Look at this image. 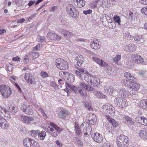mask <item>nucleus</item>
I'll list each match as a JSON object with an SVG mask.
<instances>
[{
    "label": "nucleus",
    "mask_w": 147,
    "mask_h": 147,
    "mask_svg": "<svg viewBox=\"0 0 147 147\" xmlns=\"http://www.w3.org/2000/svg\"><path fill=\"white\" fill-rule=\"evenodd\" d=\"M50 125L51 127H49V128L46 129L45 130L54 137H57L58 133L61 131L60 128L56 124L53 123H50Z\"/></svg>",
    "instance_id": "f257e3e1"
},
{
    "label": "nucleus",
    "mask_w": 147,
    "mask_h": 147,
    "mask_svg": "<svg viewBox=\"0 0 147 147\" xmlns=\"http://www.w3.org/2000/svg\"><path fill=\"white\" fill-rule=\"evenodd\" d=\"M128 138L123 135H120L116 138L117 145L119 147H127Z\"/></svg>",
    "instance_id": "f03ea898"
},
{
    "label": "nucleus",
    "mask_w": 147,
    "mask_h": 147,
    "mask_svg": "<svg viewBox=\"0 0 147 147\" xmlns=\"http://www.w3.org/2000/svg\"><path fill=\"white\" fill-rule=\"evenodd\" d=\"M57 114L58 117L62 120H68L71 117L69 112L62 108L58 110Z\"/></svg>",
    "instance_id": "7ed1b4c3"
},
{
    "label": "nucleus",
    "mask_w": 147,
    "mask_h": 147,
    "mask_svg": "<svg viewBox=\"0 0 147 147\" xmlns=\"http://www.w3.org/2000/svg\"><path fill=\"white\" fill-rule=\"evenodd\" d=\"M55 63L56 67L59 69L65 70L68 68V64L67 62L62 59H57Z\"/></svg>",
    "instance_id": "20e7f679"
},
{
    "label": "nucleus",
    "mask_w": 147,
    "mask_h": 147,
    "mask_svg": "<svg viewBox=\"0 0 147 147\" xmlns=\"http://www.w3.org/2000/svg\"><path fill=\"white\" fill-rule=\"evenodd\" d=\"M66 11L67 13L73 18H76L78 16V12L77 11L76 9L75 8L72 4H69L67 5Z\"/></svg>",
    "instance_id": "39448f33"
},
{
    "label": "nucleus",
    "mask_w": 147,
    "mask_h": 147,
    "mask_svg": "<svg viewBox=\"0 0 147 147\" xmlns=\"http://www.w3.org/2000/svg\"><path fill=\"white\" fill-rule=\"evenodd\" d=\"M0 90L3 96L5 98L9 96L11 93L10 88L5 85H1Z\"/></svg>",
    "instance_id": "423d86ee"
},
{
    "label": "nucleus",
    "mask_w": 147,
    "mask_h": 147,
    "mask_svg": "<svg viewBox=\"0 0 147 147\" xmlns=\"http://www.w3.org/2000/svg\"><path fill=\"white\" fill-rule=\"evenodd\" d=\"M114 103L118 107L123 108L126 106V100L121 97H117L114 99Z\"/></svg>",
    "instance_id": "0eeeda50"
},
{
    "label": "nucleus",
    "mask_w": 147,
    "mask_h": 147,
    "mask_svg": "<svg viewBox=\"0 0 147 147\" xmlns=\"http://www.w3.org/2000/svg\"><path fill=\"white\" fill-rule=\"evenodd\" d=\"M102 108L105 113L109 114L111 115H114L115 113V109L111 105L108 106L107 105H103Z\"/></svg>",
    "instance_id": "6e6552de"
},
{
    "label": "nucleus",
    "mask_w": 147,
    "mask_h": 147,
    "mask_svg": "<svg viewBox=\"0 0 147 147\" xmlns=\"http://www.w3.org/2000/svg\"><path fill=\"white\" fill-rule=\"evenodd\" d=\"M91 137L95 142L98 143L102 142L103 140V138L102 135L98 133L92 134Z\"/></svg>",
    "instance_id": "1a4fd4ad"
},
{
    "label": "nucleus",
    "mask_w": 147,
    "mask_h": 147,
    "mask_svg": "<svg viewBox=\"0 0 147 147\" xmlns=\"http://www.w3.org/2000/svg\"><path fill=\"white\" fill-rule=\"evenodd\" d=\"M133 59V61L135 63H143L146 64L144 62L143 59L139 55L137 54L133 55L132 56Z\"/></svg>",
    "instance_id": "9d476101"
},
{
    "label": "nucleus",
    "mask_w": 147,
    "mask_h": 147,
    "mask_svg": "<svg viewBox=\"0 0 147 147\" xmlns=\"http://www.w3.org/2000/svg\"><path fill=\"white\" fill-rule=\"evenodd\" d=\"M24 79L27 83L31 84H35L34 79L30 73H26L25 74Z\"/></svg>",
    "instance_id": "9b49d317"
},
{
    "label": "nucleus",
    "mask_w": 147,
    "mask_h": 147,
    "mask_svg": "<svg viewBox=\"0 0 147 147\" xmlns=\"http://www.w3.org/2000/svg\"><path fill=\"white\" fill-rule=\"evenodd\" d=\"M87 118L90 124L94 125L96 123V119L95 115L94 114L91 113L89 114L87 116Z\"/></svg>",
    "instance_id": "f8f14e48"
},
{
    "label": "nucleus",
    "mask_w": 147,
    "mask_h": 147,
    "mask_svg": "<svg viewBox=\"0 0 147 147\" xmlns=\"http://www.w3.org/2000/svg\"><path fill=\"white\" fill-rule=\"evenodd\" d=\"M47 35L48 38L50 39L53 40H60L61 38V36L50 32L48 33Z\"/></svg>",
    "instance_id": "ddd939ff"
},
{
    "label": "nucleus",
    "mask_w": 147,
    "mask_h": 147,
    "mask_svg": "<svg viewBox=\"0 0 147 147\" xmlns=\"http://www.w3.org/2000/svg\"><path fill=\"white\" fill-rule=\"evenodd\" d=\"M75 59L77 61V65L79 67H80L83 62L85 61L84 57L81 55H79L76 57Z\"/></svg>",
    "instance_id": "4468645a"
},
{
    "label": "nucleus",
    "mask_w": 147,
    "mask_h": 147,
    "mask_svg": "<svg viewBox=\"0 0 147 147\" xmlns=\"http://www.w3.org/2000/svg\"><path fill=\"white\" fill-rule=\"evenodd\" d=\"M105 117L113 127L115 128L118 125V124L116 121L109 115H106Z\"/></svg>",
    "instance_id": "2eb2a0df"
},
{
    "label": "nucleus",
    "mask_w": 147,
    "mask_h": 147,
    "mask_svg": "<svg viewBox=\"0 0 147 147\" xmlns=\"http://www.w3.org/2000/svg\"><path fill=\"white\" fill-rule=\"evenodd\" d=\"M34 142V140L28 138H26L23 141L24 145L25 147H31L30 144H32V143L33 144Z\"/></svg>",
    "instance_id": "dca6fc26"
},
{
    "label": "nucleus",
    "mask_w": 147,
    "mask_h": 147,
    "mask_svg": "<svg viewBox=\"0 0 147 147\" xmlns=\"http://www.w3.org/2000/svg\"><path fill=\"white\" fill-rule=\"evenodd\" d=\"M91 48L94 49H98L100 47V45L98 40H95L91 42L90 44Z\"/></svg>",
    "instance_id": "f3484780"
},
{
    "label": "nucleus",
    "mask_w": 147,
    "mask_h": 147,
    "mask_svg": "<svg viewBox=\"0 0 147 147\" xmlns=\"http://www.w3.org/2000/svg\"><path fill=\"white\" fill-rule=\"evenodd\" d=\"M138 104L140 107L144 109L147 110V99L140 100Z\"/></svg>",
    "instance_id": "a211bd4d"
},
{
    "label": "nucleus",
    "mask_w": 147,
    "mask_h": 147,
    "mask_svg": "<svg viewBox=\"0 0 147 147\" xmlns=\"http://www.w3.org/2000/svg\"><path fill=\"white\" fill-rule=\"evenodd\" d=\"M74 5L79 8L84 6L85 4V1L83 0H74Z\"/></svg>",
    "instance_id": "6ab92c4d"
},
{
    "label": "nucleus",
    "mask_w": 147,
    "mask_h": 147,
    "mask_svg": "<svg viewBox=\"0 0 147 147\" xmlns=\"http://www.w3.org/2000/svg\"><path fill=\"white\" fill-rule=\"evenodd\" d=\"M119 95L122 97L127 98L129 96L128 92L127 91L123 88H121L119 91Z\"/></svg>",
    "instance_id": "aec40b11"
},
{
    "label": "nucleus",
    "mask_w": 147,
    "mask_h": 147,
    "mask_svg": "<svg viewBox=\"0 0 147 147\" xmlns=\"http://www.w3.org/2000/svg\"><path fill=\"white\" fill-rule=\"evenodd\" d=\"M61 34L65 38H69L73 36L72 33L64 29H61L60 30Z\"/></svg>",
    "instance_id": "412c9836"
},
{
    "label": "nucleus",
    "mask_w": 147,
    "mask_h": 147,
    "mask_svg": "<svg viewBox=\"0 0 147 147\" xmlns=\"http://www.w3.org/2000/svg\"><path fill=\"white\" fill-rule=\"evenodd\" d=\"M0 126L2 128L4 129H6L8 127L7 121L1 117H0Z\"/></svg>",
    "instance_id": "4be33fe9"
},
{
    "label": "nucleus",
    "mask_w": 147,
    "mask_h": 147,
    "mask_svg": "<svg viewBox=\"0 0 147 147\" xmlns=\"http://www.w3.org/2000/svg\"><path fill=\"white\" fill-rule=\"evenodd\" d=\"M84 80L89 85H91L92 83V81L93 79L94 78V77L91 74L85 75L84 76Z\"/></svg>",
    "instance_id": "5701e85b"
},
{
    "label": "nucleus",
    "mask_w": 147,
    "mask_h": 147,
    "mask_svg": "<svg viewBox=\"0 0 147 147\" xmlns=\"http://www.w3.org/2000/svg\"><path fill=\"white\" fill-rule=\"evenodd\" d=\"M84 130H86V132H84V136L87 137L91 134V131H92V128L89 124H86V125L84 127Z\"/></svg>",
    "instance_id": "b1692460"
},
{
    "label": "nucleus",
    "mask_w": 147,
    "mask_h": 147,
    "mask_svg": "<svg viewBox=\"0 0 147 147\" xmlns=\"http://www.w3.org/2000/svg\"><path fill=\"white\" fill-rule=\"evenodd\" d=\"M104 90L106 93L109 94H113L115 92L110 86H106L104 87Z\"/></svg>",
    "instance_id": "393cba45"
},
{
    "label": "nucleus",
    "mask_w": 147,
    "mask_h": 147,
    "mask_svg": "<svg viewBox=\"0 0 147 147\" xmlns=\"http://www.w3.org/2000/svg\"><path fill=\"white\" fill-rule=\"evenodd\" d=\"M140 85L138 83L136 82L135 81H132L131 83L130 87L135 90L137 91L139 90L140 88Z\"/></svg>",
    "instance_id": "a878e982"
},
{
    "label": "nucleus",
    "mask_w": 147,
    "mask_h": 147,
    "mask_svg": "<svg viewBox=\"0 0 147 147\" xmlns=\"http://www.w3.org/2000/svg\"><path fill=\"white\" fill-rule=\"evenodd\" d=\"M124 76L127 79L130 80H129L135 81L136 80V78L129 72H126L125 73Z\"/></svg>",
    "instance_id": "bb28decb"
},
{
    "label": "nucleus",
    "mask_w": 147,
    "mask_h": 147,
    "mask_svg": "<svg viewBox=\"0 0 147 147\" xmlns=\"http://www.w3.org/2000/svg\"><path fill=\"white\" fill-rule=\"evenodd\" d=\"M100 82V80L98 78L94 77V78L92 80V83H91V84L94 87L97 86L99 85Z\"/></svg>",
    "instance_id": "cd10ccee"
},
{
    "label": "nucleus",
    "mask_w": 147,
    "mask_h": 147,
    "mask_svg": "<svg viewBox=\"0 0 147 147\" xmlns=\"http://www.w3.org/2000/svg\"><path fill=\"white\" fill-rule=\"evenodd\" d=\"M46 135V133L45 131H40L39 130V132H38V139L42 140L44 139Z\"/></svg>",
    "instance_id": "c85d7f7f"
},
{
    "label": "nucleus",
    "mask_w": 147,
    "mask_h": 147,
    "mask_svg": "<svg viewBox=\"0 0 147 147\" xmlns=\"http://www.w3.org/2000/svg\"><path fill=\"white\" fill-rule=\"evenodd\" d=\"M132 81L129 80H127L126 79H123L121 80V84L123 86L125 87H128V88L130 86L131 83Z\"/></svg>",
    "instance_id": "c756f323"
},
{
    "label": "nucleus",
    "mask_w": 147,
    "mask_h": 147,
    "mask_svg": "<svg viewBox=\"0 0 147 147\" xmlns=\"http://www.w3.org/2000/svg\"><path fill=\"white\" fill-rule=\"evenodd\" d=\"M78 92L84 97H86L87 96V94L85 90L80 87H78Z\"/></svg>",
    "instance_id": "7c9ffc66"
},
{
    "label": "nucleus",
    "mask_w": 147,
    "mask_h": 147,
    "mask_svg": "<svg viewBox=\"0 0 147 147\" xmlns=\"http://www.w3.org/2000/svg\"><path fill=\"white\" fill-rule=\"evenodd\" d=\"M123 119L125 120L126 123L128 124V125H132L134 124V122L133 121L132 119L128 116H124L123 117Z\"/></svg>",
    "instance_id": "2f4dec72"
},
{
    "label": "nucleus",
    "mask_w": 147,
    "mask_h": 147,
    "mask_svg": "<svg viewBox=\"0 0 147 147\" xmlns=\"http://www.w3.org/2000/svg\"><path fill=\"white\" fill-rule=\"evenodd\" d=\"M9 110L13 114H15L17 111V108L14 105L13 106L10 105L9 106Z\"/></svg>",
    "instance_id": "473e14b6"
},
{
    "label": "nucleus",
    "mask_w": 147,
    "mask_h": 147,
    "mask_svg": "<svg viewBox=\"0 0 147 147\" xmlns=\"http://www.w3.org/2000/svg\"><path fill=\"white\" fill-rule=\"evenodd\" d=\"M66 84L67 85L66 86L68 87L72 91L75 93L77 92L78 90V87L77 88L74 85L70 84L68 83H67Z\"/></svg>",
    "instance_id": "72a5a7b5"
},
{
    "label": "nucleus",
    "mask_w": 147,
    "mask_h": 147,
    "mask_svg": "<svg viewBox=\"0 0 147 147\" xmlns=\"http://www.w3.org/2000/svg\"><path fill=\"white\" fill-rule=\"evenodd\" d=\"M121 59V56L120 55L117 54L116 56L113 58V61L114 63L118 65L119 64L120 62V60Z\"/></svg>",
    "instance_id": "f704fd0d"
},
{
    "label": "nucleus",
    "mask_w": 147,
    "mask_h": 147,
    "mask_svg": "<svg viewBox=\"0 0 147 147\" xmlns=\"http://www.w3.org/2000/svg\"><path fill=\"white\" fill-rule=\"evenodd\" d=\"M24 112L26 114L28 115H31L32 114L33 111L31 107L28 105L27 108H26V109L24 110Z\"/></svg>",
    "instance_id": "c9c22d12"
},
{
    "label": "nucleus",
    "mask_w": 147,
    "mask_h": 147,
    "mask_svg": "<svg viewBox=\"0 0 147 147\" xmlns=\"http://www.w3.org/2000/svg\"><path fill=\"white\" fill-rule=\"evenodd\" d=\"M75 128L76 133L78 136L80 135L81 133V131L80 129L79 125L76 123H75Z\"/></svg>",
    "instance_id": "e433bc0d"
},
{
    "label": "nucleus",
    "mask_w": 147,
    "mask_h": 147,
    "mask_svg": "<svg viewBox=\"0 0 147 147\" xmlns=\"http://www.w3.org/2000/svg\"><path fill=\"white\" fill-rule=\"evenodd\" d=\"M146 128H143L140 130L139 132V136L142 138H145V133H146Z\"/></svg>",
    "instance_id": "4c0bfd02"
},
{
    "label": "nucleus",
    "mask_w": 147,
    "mask_h": 147,
    "mask_svg": "<svg viewBox=\"0 0 147 147\" xmlns=\"http://www.w3.org/2000/svg\"><path fill=\"white\" fill-rule=\"evenodd\" d=\"M134 40L136 41H140V42L142 43L143 40H142V37L141 35L138 34L135 35L133 37Z\"/></svg>",
    "instance_id": "58836bf2"
},
{
    "label": "nucleus",
    "mask_w": 147,
    "mask_h": 147,
    "mask_svg": "<svg viewBox=\"0 0 147 147\" xmlns=\"http://www.w3.org/2000/svg\"><path fill=\"white\" fill-rule=\"evenodd\" d=\"M127 92H128L129 94L131 95H136V91L135 90L129 87L128 88Z\"/></svg>",
    "instance_id": "ea45409f"
},
{
    "label": "nucleus",
    "mask_w": 147,
    "mask_h": 147,
    "mask_svg": "<svg viewBox=\"0 0 147 147\" xmlns=\"http://www.w3.org/2000/svg\"><path fill=\"white\" fill-rule=\"evenodd\" d=\"M38 132H39V130H32L29 131V134L33 137H35L38 136Z\"/></svg>",
    "instance_id": "a19ab883"
},
{
    "label": "nucleus",
    "mask_w": 147,
    "mask_h": 147,
    "mask_svg": "<svg viewBox=\"0 0 147 147\" xmlns=\"http://www.w3.org/2000/svg\"><path fill=\"white\" fill-rule=\"evenodd\" d=\"M113 19L114 22H115L116 23H118L119 25L120 26L121 24L120 22L121 21L120 20V18L119 16L117 15L114 16L113 17Z\"/></svg>",
    "instance_id": "79ce46f5"
},
{
    "label": "nucleus",
    "mask_w": 147,
    "mask_h": 147,
    "mask_svg": "<svg viewBox=\"0 0 147 147\" xmlns=\"http://www.w3.org/2000/svg\"><path fill=\"white\" fill-rule=\"evenodd\" d=\"M28 55L32 57V59H34L39 56V54L37 52H30Z\"/></svg>",
    "instance_id": "37998d69"
},
{
    "label": "nucleus",
    "mask_w": 147,
    "mask_h": 147,
    "mask_svg": "<svg viewBox=\"0 0 147 147\" xmlns=\"http://www.w3.org/2000/svg\"><path fill=\"white\" fill-rule=\"evenodd\" d=\"M114 68H113L111 67H109L106 70V71L107 74L109 75H112L114 74Z\"/></svg>",
    "instance_id": "c03bdc74"
},
{
    "label": "nucleus",
    "mask_w": 147,
    "mask_h": 147,
    "mask_svg": "<svg viewBox=\"0 0 147 147\" xmlns=\"http://www.w3.org/2000/svg\"><path fill=\"white\" fill-rule=\"evenodd\" d=\"M75 80L74 76L72 74H69L68 77L67 78V80L70 83H72Z\"/></svg>",
    "instance_id": "a18cd8bd"
},
{
    "label": "nucleus",
    "mask_w": 147,
    "mask_h": 147,
    "mask_svg": "<svg viewBox=\"0 0 147 147\" xmlns=\"http://www.w3.org/2000/svg\"><path fill=\"white\" fill-rule=\"evenodd\" d=\"M73 139L78 145L81 146L83 144L82 142L78 138L74 137Z\"/></svg>",
    "instance_id": "49530a36"
},
{
    "label": "nucleus",
    "mask_w": 147,
    "mask_h": 147,
    "mask_svg": "<svg viewBox=\"0 0 147 147\" xmlns=\"http://www.w3.org/2000/svg\"><path fill=\"white\" fill-rule=\"evenodd\" d=\"M99 65L103 67H109V65L107 63L102 59H101Z\"/></svg>",
    "instance_id": "de8ad7c7"
},
{
    "label": "nucleus",
    "mask_w": 147,
    "mask_h": 147,
    "mask_svg": "<svg viewBox=\"0 0 147 147\" xmlns=\"http://www.w3.org/2000/svg\"><path fill=\"white\" fill-rule=\"evenodd\" d=\"M107 131L112 134H115V132L114 129L112 127H108L107 128Z\"/></svg>",
    "instance_id": "09e8293b"
},
{
    "label": "nucleus",
    "mask_w": 147,
    "mask_h": 147,
    "mask_svg": "<svg viewBox=\"0 0 147 147\" xmlns=\"http://www.w3.org/2000/svg\"><path fill=\"white\" fill-rule=\"evenodd\" d=\"M28 117L23 116V115H21L20 116V119L21 121L25 123H27V120Z\"/></svg>",
    "instance_id": "8fccbe9b"
},
{
    "label": "nucleus",
    "mask_w": 147,
    "mask_h": 147,
    "mask_svg": "<svg viewBox=\"0 0 147 147\" xmlns=\"http://www.w3.org/2000/svg\"><path fill=\"white\" fill-rule=\"evenodd\" d=\"M84 105L86 108L88 110L91 111L92 110V109L91 106V105L88 102H85Z\"/></svg>",
    "instance_id": "3c124183"
},
{
    "label": "nucleus",
    "mask_w": 147,
    "mask_h": 147,
    "mask_svg": "<svg viewBox=\"0 0 147 147\" xmlns=\"http://www.w3.org/2000/svg\"><path fill=\"white\" fill-rule=\"evenodd\" d=\"M41 45L38 44L36 46L33 47V50L35 51H38L41 49Z\"/></svg>",
    "instance_id": "603ef678"
},
{
    "label": "nucleus",
    "mask_w": 147,
    "mask_h": 147,
    "mask_svg": "<svg viewBox=\"0 0 147 147\" xmlns=\"http://www.w3.org/2000/svg\"><path fill=\"white\" fill-rule=\"evenodd\" d=\"M92 59L98 65L99 64V63H100V61L101 60V59L100 58L95 57H92Z\"/></svg>",
    "instance_id": "864d4df0"
},
{
    "label": "nucleus",
    "mask_w": 147,
    "mask_h": 147,
    "mask_svg": "<svg viewBox=\"0 0 147 147\" xmlns=\"http://www.w3.org/2000/svg\"><path fill=\"white\" fill-rule=\"evenodd\" d=\"M95 92H96V94H98L99 95V97L100 98H106V96L103 93L98 91H96Z\"/></svg>",
    "instance_id": "5fc2aeb1"
},
{
    "label": "nucleus",
    "mask_w": 147,
    "mask_h": 147,
    "mask_svg": "<svg viewBox=\"0 0 147 147\" xmlns=\"http://www.w3.org/2000/svg\"><path fill=\"white\" fill-rule=\"evenodd\" d=\"M108 25L110 28H114L116 26V24L114 22H112L108 24Z\"/></svg>",
    "instance_id": "6e6d98bb"
},
{
    "label": "nucleus",
    "mask_w": 147,
    "mask_h": 147,
    "mask_svg": "<svg viewBox=\"0 0 147 147\" xmlns=\"http://www.w3.org/2000/svg\"><path fill=\"white\" fill-rule=\"evenodd\" d=\"M34 121V119L33 117H28L27 120V124H31L33 123Z\"/></svg>",
    "instance_id": "4d7b16f0"
},
{
    "label": "nucleus",
    "mask_w": 147,
    "mask_h": 147,
    "mask_svg": "<svg viewBox=\"0 0 147 147\" xmlns=\"http://www.w3.org/2000/svg\"><path fill=\"white\" fill-rule=\"evenodd\" d=\"M131 46H129L128 45H126L125 46V47L123 49L125 51L129 52L131 51Z\"/></svg>",
    "instance_id": "13d9d810"
},
{
    "label": "nucleus",
    "mask_w": 147,
    "mask_h": 147,
    "mask_svg": "<svg viewBox=\"0 0 147 147\" xmlns=\"http://www.w3.org/2000/svg\"><path fill=\"white\" fill-rule=\"evenodd\" d=\"M75 73L78 76H79L80 78H81L83 76V74L82 73H81V72H80L79 70H75Z\"/></svg>",
    "instance_id": "bf43d9fd"
},
{
    "label": "nucleus",
    "mask_w": 147,
    "mask_h": 147,
    "mask_svg": "<svg viewBox=\"0 0 147 147\" xmlns=\"http://www.w3.org/2000/svg\"><path fill=\"white\" fill-rule=\"evenodd\" d=\"M141 12L147 16V6L142 8L141 9Z\"/></svg>",
    "instance_id": "052dcab7"
},
{
    "label": "nucleus",
    "mask_w": 147,
    "mask_h": 147,
    "mask_svg": "<svg viewBox=\"0 0 147 147\" xmlns=\"http://www.w3.org/2000/svg\"><path fill=\"white\" fill-rule=\"evenodd\" d=\"M41 76L43 78H45V77H49V75L45 71H42L41 72Z\"/></svg>",
    "instance_id": "680f3d73"
},
{
    "label": "nucleus",
    "mask_w": 147,
    "mask_h": 147,
    "mask_svg": "<svg viewBox=\"0 0 147 147\" xmlns=\"http://www.w3.org/2000/svg\"><path fill=\"white\" fill-rule=\"evenodd\" d=\"M80 67L79 66L77 67H76V69H78V70H79L80 72H81V73L85 74L86 72V71L84 69L81 67Z\"/></svg>",
    "instance_id": "e2e57ef3"
},
{
    "label": "nucleus",
    "mask_w": 147,
    "mask_h": 147,
    "mask_svg": "<svg viewBox=\"0 0 147 147\" xmlns=\"http://www.w3.org/2000/svg\"><path fill=\"white\" fill-rule=\"evenodd\" d=\"M28 105L26 103L22 104L21 108L24 112V110L26 109V108H27Z\"/></svg>",
    "instance_id": "0e129e2a"
},
{
    "label": "nucleus",
    "mask_w": 147,
    "mask_h": 147,
    "mask_svg": "<svg viewBox=\"0 0 147 147\" xmlns=\"http://www.w3.org/2000/svg\"><path fill=\"white\" fill-rule=\"evenodd\" d=\"M30 144V146H31V147H37L38 146V142L35 140L33 144L32 143V144Z\"/></svg>",
    "instance_id": "69168bd1"
},
{
    "label": "nucleus",
    "mask_w": 147,
    "mask_h": 147,
    "mask_svg": "<svg viewBox=\"0 0 147 147\" xmlns=\"http://www.w3.org/2000/svg\"><path fill=\"white\" fill-rule=\"evenodd\" d=\"M142 117L138 116L136 117L135 118V120L137 123H140L141 119H142Z\"/></svg>",
    "instance_id": "338daca9"
},
{
    "label": "nucleus",
    "mask_w": 147,
    "mask_h": 147,
    "mask_svg": "<svg viewBox=\"0 0 147 147\" xmlns=\"http://www.w3.org/2000/svg\"><path fill=\"white\" fill-rule=\"evenodd\" d=\"M92 12V10L91 9H88L86 11H83V13L85 15H86L87 14H90Z\"/></svg>",
    "instance_id": "774afa93"
}]
</instances>
